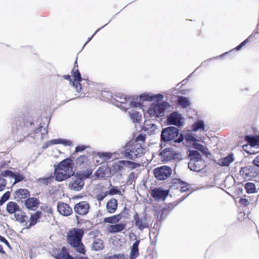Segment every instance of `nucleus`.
I'll list each match as a JSON object with an SVG mask.
<instances>
[{
  "label": "nucleus",
  "instance_id": "1",
  "mask_svg": "<svg viewBox=\"0 0 259 259\" xmlns=\"http://www.w3.org/2000/svg\"><path fill=\"white\" fill-rule=\"evenodd\" d=\"M101 96L104 98V100L107 102H110L112 104L119 107L122 110L126 111L127 109L132 107H139L141 109L142 105L140 102L134 101V98L128 97L126 98L124 95H117L115 98H113L111 93L107 91L102 92Z\"/></svg>",
  "mask_w": 259,
  "mask_h": 259
},
{
  "label": "nucleus",
  "instance_id": "2",
  "mask_svg": "<svg viewBox=\"0 0 259 259\" xmlns=\"http://www.w3.org/2000/svg\"><path fill=\"white\" fill-rule=\"evenodd\" d=\"M140 99L144 101L153 102L147 110L146 115L147 116L149 114L150 117L158 118L159 121H161L162 95L161 94L152 95L151 93H144L140 96Z\"/></svg>",
  "mask_w": 259,
  "mask_h": 259
},
{
  "label": "nucleus",
  "instance_id": "3",
  "mask_svg": "<svg viewBox=\"0 0 259 259\" xmlns=\"http://www.w3.org/2000/svg\"><path fill=\"white\" fill-rule=\"evenodd\" d=\"M73 162L70 158L61 161L55 169V177L58 181H62L70 178L74 174Z\"/></svg>",
  "mask_w": 259,
  "mask_h": 259
},
{
  "label": "nucleus",
  "instance_id": "4",
  "mask_svg": "<svg viewBox=\"0 0 259 259\" xmlns=\"http://www.w3.org/2000/svg\"><path fill=\"white\" fill-rule=\"evenodd\" d=\"M84 234V231L80 229H73L67 233V241L68 243L77 252L84 254V245L81 242V239Z\"/></svg>",
  "mask_w": 259,
  "mask_h": 259
},
{
  "label": "nucleus",
  "instance_id": "5",
  "mask_svg": "<svg viewBox=\"0 0 259 259\" xmlns=\"http://www.w3.org/2000/svg\"><path fill=\"white\" fill-rule=\"evenodd\" d=\"M144 149L138 143L127 144L122 151L121 154L125 158L134 159L144 154Z\"/></svg>",
  "mask_w": 259,
  "mask_h": 259
},
{
  "label": "nucleus",
  "instance_id": "6",
  "mask_svg": "<svg viewBox=\"0 0 259 259\" xmlns=\"http://www.w3.org/2000/svg\"><path fill=\"white\" fill-rule=\"evenodd\" d=\"M257 168L254 166H248L241 168L240 175L246 180H250L258 175Z\"/></svg>",
  "mask_w": 259,
  "mask_h": 259
},
{
  "label": "nucleus",
  "instance_id": "7",
  "mask_svg": "<svg viewBox=\"0 0 259 259\" xmlns=\"http://www.w3.org/2000/svg\"><path fill=\"white\" fill-rule=\"evenodd\" d=\"M167 121L168 124L182 126L185 124V119L178 112H174L167 116Z\"/></svg>",
  "mask_w": 259,
  "mask_h": 259
},
{
  "label": "nucleus",
  "instance_id": "8",
  "mask_svg": "<svg viewBox=\"0 0 259 259\" xmlns=\"http://www.w3.org/2000/svg\"><path fill=\"white\" fill-rule=\"evenodd\" d=\"M72 75L74 77V80H70V85L74 88L76 91L79 93L81 90V85L80 83L81 80V75L77 69L75 67L72 70Z\"/></svg>",
  "mask_w": 259,
  "mask_h": 259
},
{
  "label": "nucleus",
  "instance_id": "9",
  "mask_svg": "<svg viewBox=\"0 0 259 259\" xmlns=\"http://www.w3.org/2000/svg\"><path fill=\"white\" fill-rule=\"evenodd\" d=\"M178 135V130L176 127L170 126L163 129V141H168L174 140Z\"/></svg>",
  "mask_w": 259,
  "mask_h": 259
},
{
  "label": "nucleus",
  "instance_id": "10",
  "mask_svg": "<svg viewBox=\"0 0 259 259\" xmlns=\"http://www.w3.org/2000/svg\"><path fill=\"white\" fill-rule=\"evenodd\" d=\"M185 137L186 140L187 141H194L192 145V147L193 148L199 150L203 154L205 155L206 156L210 154V153L208 152V150L206 147L195 142L196 139L192 134H188L187 135L185 136Z\"/></svg>",
  "mask_w": 259,
  "mask_h": 259
},
{
  "label": "nucleus",
  "instance_id": "11",
  "mask_svg": "<svg viewBox=\"0 0 259 259\" xmlns=\"http://www.w3.org/2000/svg\"><path fill=\"white\" fill-rule=\"evenodd\" d=\"M84 184V181L82 178L74 176L71 178L69 182V188L71 190L79 191L82 189Z\"/></svg>",
  "mask_w": 259,
  "mask_h": 259
},
{
  "label": "nucleus",
  "instance_id": "12",
  "mask_svg": "<svg viewBox=\"0 0 259 259\" xmlns=\"http://www.w3.org/2000/svg\"><path fill=\"white\" fill-rule=\"evenodd\" d=\"M90 209V205L86 201H81L75 204L74 207L75 212L81 215L86 214Z\"/></svg>",
  "mask_w": 259,
  "mask_h": 259
},
{
  "label": "nucleus",
  "instance_id": "13",
  "mask_svg": "<svg viewBox=\"0 0 259 259\" xmlns=\"http://www.w3.org/2000/svg\"><path fill=\"white\" fill-rule=\"evenodd\" d=\"M57 210L59 213L63 216H69L72 213V209L69 205L62 202H58Z\"/></svg>",
  "mask_w": 259,
  "mask_h": 259
},
{
  "label": "nucleus",
  "instance_id": "14",
  "mask_svg": "<svg viewBox=\"0 0 259 259\" xmlns=\"http://www.w3.org/2000/svg\"><path fill=\"white\" fill-rule=\"evenodd\" d=\"M126 224L122 222L120 223H116L114 225H110L107 227V231L111 234H115L122 232L125 229Z\"/></svg>",
  "mask_w": 259,
  "mask_h": 259
},
{
  "label": "nucleus",
  "instance_id": "15",
  "mask_svg": "<svg viewBox=\"0 0 259 259\" xmlns=\"http://www.w3.org/2000/svg\"><path fill=\"white\" fill-rule=\"evenodd\" d=\"M204 166L202 159H191L188 163L189 168L192 171H199Z\"/></svg>",
  "mask_w": 259,
  "mask_h": 259
},
{
  "label": "nucleus",
  "instance_id": "16",
  "mask_svg": "<svg viewBox=\"0 0 259 259\" xmlns=\"http://www.w3.org/2000/svg\"><path fill=\"white\" fill-rule=\"evenodd\" d=\"M39 204V201L36 198L31 197L27 199L25 201V206L28 209L31 210H36Z\"/></svg>",
  "mask_w": 259,
  "mask_h": 259
},
{
  "label": "nucleus",
  "instance_id": "17",
  "mask_svg": "<svg viewBox=\"0 0 259 259\" xmlns=\"http://www.w3.org/2000/svg\"><path fill=\"white\" fill-rule=\"evenodd\" d=\"M29 195V191L25 189L17 190L14 193L15 199L18 201H22L23 199H26Z\"/></svg>",
  "mask_w": 259,
  "mask_h": 259
},
{
  "label": "nucleus",
  "instance_id": "18",
  "mask_svg": "<svg viewBox=\"0 0 259 259\" xmlns=\"http://www.w3.org/2000/svg\"><path fill=\"white\" fill-rule=\"evenodd\" d=\"M124 169V160H120L114 162L110 168V173L114 175Z\"/></svg>",
  "mask_w": 259,
  "mask_h": 259
},
{
  "label": "nucleus",
  "instance_id": "19",
  "mask_svg": "<svg viewBox=\"0 0 259 259\" xmlns=\"http://www.w3.org/2000/svg\"><path fill=\"white\" fill-rule=\"evenodd\" d=\"M117 200L115 198L110 199L106 203V208L107 211L110 213H113L117 208Z\"/></svg>",
  "mask_w": 259,
  "mask_h": 259
},
{
  "label": "nucleus",
  "instance_id": "20",
  "mask_svg": "<svg viewBox=\"0 0 259 259\" xmlns=\"http://www.w3.org/2000/svg\"><path fill=\"white\" fill-rule=\"evenodd\" d=\"M62 144L65 145H70L71 142L70 141L63 140L61 139H53L46 142L43 146L42 148L47 149L49 146L51 145Z\"/></svg>",
  "mask_w": 259,
  "mask_h": 259
},
{
  "label": "nucleus",
  "instance_id": "21",
  "mask_svg": "<svg viewBox=\"0 0 259 259\" xmlns=\"http://www.w3.org/2000/svg\"><path fill=\"white\" fill-rule=\"evenodd\" d=\"M12 175L13 172L9 170L4 171L0 174V191H3L7 185V181L3 177Z\"/></svg>",
  "mask_w": 259,
  "mask_h": 259
},
{
  "label": "nucleus",
  "instance_id": "22",
  "mask_svg": "<svg viewBox=\"0 0 259 259\" xmlns=\"http://www.w3.org/2000/svg\"><path fill=\"white\" fill-rule=\"evenodd\" d=\"M175 152L171 148H165L163 150V162L169 161L175 158Z\"/></svg>",
  "mask_w": 259,
  "mask_h": 259
},
{
  "label": "nucleus",
  "instance_id": "23",
  "mask_svg": "<svg viewBox=\"0 0 259 259\" xmlns=\"http://www.w3.org/2000/svg\"><path fill=\"white\" fill-rule=\"evenodd\" d=\"M14 217L16 220L20 223H24L26 222L28 217L26 215L25 213L23 212L20 208L14 213Z\"/></svg>",
  "mask_w": 259,
  "mask_h": 259
},
{
  "label": "nucleus",
  "instance_id": "24",
  "mask_svg": "<svg viewBox=\"0 0 259 259\" xmlns=\"http://www.w3.org/2000/svg\"><path fill=\"white\" fill-rule=\"evenodd\" d=\"M122 219V215L118 214L109 217L104 218L103 222L105 223H109L112 225L118 223Z\"/></svg>",
  "mask_w": 259,
  "mask_h": 259
},
{
  "label": "nucleus",
  "instance_id": "25",
  "mask_svg": "<svg viewBox=\"0 0 259 259\" xmlns=\"http://www.w3.org/2000/svg\"><path fill=\"white\" fill-rule=\"evenodd\" d=\"M140 243V240H136L132 245L130 252V259H135L139 255L138 246Z\"/></svg>",
  "mask_w": 259,
  "mask_h": 259
},
{
  "label": "nucleus",
  "instance_id": "26",
  "mask_svg": "<svg viewBox=\"0 0 259 259\" xmlns=\"http://www.w3.org/2000/svg\"><path fill=\"white\" fill-rule=\"evenodd\" d=\"M246 139L251 148H258L259 147V136H247Z\"/></svg>",
  "mask_w": 259,
  "mask_h": 259
},
{
  "label": "nucleus",
  "instance_id": "27",
  "mask_svg": "<svg viewBox=\"0 0 259 259\" xmlns=\"http://www.w3.org/2000/svg\"><path fill=\"white\" fill-rule=\"evenodd\" d=\"M234 160L233 155L229 154L227 157L221 159L219 161V164L221 166H228Z\"/></svg>",
  "mask_w": 259,
  "mask_h": 259
},
{
  "label": "nucleus",
  "instance_id": "28",
  "mask_svg": "<svg viewBox=\"0 0 259 259\" xmlns=\"http://www.w3.org/2000/svg\"><path fill=\"white\" fill-rule=\"evenodd\" d=\"M131 119L134 123H138L142 119V116L141 113L135 110H132L128 112Z\"/></svg>",
  "mask_w": 259,
  "mask_h": 259
},
{
  "label": "nucleus",
  "instance_id": "29",
  "mask_svg": "<svg viewBox=\"0 0 259 259\" xmlns=\"http://www.w3.org/2000/svg\"><path fill=\"white\" fill-rule=\"evenodd\" d=\"M7 211L10 214L14 213L20 208L18 204L13 201L9 202L7 204Z\"/></svg>",
  "mask_w": 259,
  "mask_h": 259
},
{
  "label": "nucleus",
  "instance_id": "30",
  "mask_svg": "<svg viewBox=\"0 0 259 259\" xmlns=\"http://www.w3.org/2000/svg\"><path fill=\"white\" fill-rule=\"evenodd\" d=\"M151 196L155 200H159L162 198V188L161 187L151 189L150 191Z\"/></svg>",
  "mask_w": 259,
  "mask_h": 259
},
{
  "label": "nucleus",
  "instance_id": "31",
  "mask_svg": "<svg viewBox=\"0 0 259 259\" xmlns=\"http://www.w3.org/2000/svg\"><path fill=\"white\" fill-rule=\"evenodd\" d=\"M92 249L95 251L100 250L103 249L104 244L102 240L95 238L92 243Z\"/></svg>",
  "mask_w": 259,
  "mask_h": 259
},
{
  "label": "nucleus",
  "instance_id": "32",
  "mask_svg": "<svg viewBox=\"0 0 259 259\" xmlns=\"http://www.w3.org/2000/svg\"><path fill=\"white\" fill-rule=\"evenodd\" d=\"M55 257L56 259H74L68 254L65 247L62 248L61 252Z\"/></svg>",
  "mask_w": 259,
  "mask_h": 259
},
{
  "label": "nucleus",
  "instance_id": "33",
  "mask_svg": "<svg viewBox=\"0 0 259 259\" xmlns=\"http://www.w3.org/2000/svg\"><path fill=\"white\" fill-rule=\"evenodd\" d=\"M41 214V211H37L33 214L31 215L30 217V223L29 225L27 227V228L36 224L37 221L40 218Z\"/></svg>",
  "mask_w": 259,
  "mask_h": 259
},
{
  "label": "nucleus",
  "instance_id": "34",
  "mask_svg": "<svg viewBox=\"0 0 259 259\" xmlns=\"http://www.w3.org/2000/svg\"><path fill=\"white\" fill-rule=\"evenodd\" d=\"M178 102L179 104L183 108H187L190 105V102L189 100L184 97H179L178 98Z\"/></svg>",
  "mask_w": 259,
  "mask_h": 259
},
{
  "label": "nucleus",
  "instance_id": "35",
  "mask_svg": "<svg viewBox=\"0 0 259 259\" xmlns=\"http://www.w3.org/2000/svg\"><path fill=\"white\" fill-rule=\"evenodd\" d=\"M171 174V168L168 166L163 165V180L169 177Z\"/></svg>",
  "mask_w": 259,
  "mask_h": 259
},
{
  "label": "nucleus",
  "instance_id": "36",
  "mask_svg": "<svg viewBox=\"0 0 259 259\" xmlns=\"http://www.w3.org/2000/svg\"><path fill=\"white\" fill-rule=\"evenodd\" d=\"M36 134L38 136L40 137L41 139H43L45 136L47 134V131L46 128L42 126H40L35 131Z\"/></svg>",
  "mask_w": 259,
  "mask_h": 259
},
{
  "label": "nucleus",
  "instance_id": "37",
  "mask_svg": "<svg viewBox=\"0 0 259 259\" xmlns=\"http://www.w3.org/2000/svg\"><path fill=\"white\" fill-rule=\"evenodd\" d=\"M189 157L191 159H201V156L196 150H190Z\"/></svg>",
  "mask_w": 259,
  "mask_h": 259
},
{
  "label": "nucleus",
  "instance_id": "38",
  "mask_svg": "<svg viewBox=\"0 0 259 259\" xmlns=\"http://www.w3.org/2000/svg\"><path fill=\"white\" fill-rule=\"evenodd\" d=\"M124 167H127L131 170L133 169L140 166V164L131 161L124 160Z\"/></svg>",
  "mask_w": 259,
  "mask_h": 259
},
{
  "label": "nucleus",
  "instance_id": "39",
  "mask_svg": "<svg viewBox=\"0 0 259 259\" xmlns=\"http://www.w3.org/2000/svg\"><path fill=\"white\" fill-rule=\"evenodd\" d=\"M245 188L248 193H253L255 192V186L253 183H247L245 184Z\"/></svg>",
  "mask_w": 259,
  "mask_h": 259
},
{
  "label": "nucleus",
  "instance_id": "40",
  "mask_svg": "<svg viewBox=\"0 0 259 259\" xmlns=\"http://www.w3.org/2000/svg\"><path fill=\"white\" fill-rule=\"evenodd\" d=\"M135 220L136 226L141 230L147 227L146 223L143 220H141L139 218H135Z\"/></svg>",
  "mask_w": 259,
  "mask_h": 259
},
{
  "label": "nucleus",
  "instance_id": "41",
  "mask_svg": "<svg viewBox=\"0 0 259 259\" xmlns=\"http://www.w3.org/2000/svg\"><path fill=\"white\" fill-rule=\"evenodd\" d=\"M154 177L159 180H162V166L158 167L153 170Z\"/></svg>",
  "mask_w": 259,
  "mask_h": 259
},
{
  "label": "nucleus",
  "instance_id": "42",
  "mask_svg": "<svg viewBox=\"0 0 259 259\" xmlns=\"http://www.w3.org/2000/svg\"><path fill=\"white\" fill-rule=\"evenodd\" d=\"M199 129L204 130V124L202 121H199L193 125V130L194 131H197Z\"/></svg>",
  "mask_w": 259,
  "mask_h": 259
},
{
  "label": "nucleus",
  "instance_id": "43",
  "mask_svg": "<svg viewBox=\"0 0 259 259\" xmlns=\"http://www.w3.org/2000/svg\"><path fill=\"white\" fill-rule=\"evenodd\" d=\"M107 195H120L121 192L116 187H112L108 191H106Z\"/></svg>",
  "mask_w": 259,
  "mask_h": 259
},
{
  "label": "nucleus",
  "instance_id": "44",
  "mask_svg": "<svg viewBox=\"0 0 259 259\" xmlns=\"http://www.w3.org/2000/svg\"><path fill=\"white\" fill-rule=\"evenodd\" d=\"M8 176L12 177V178H14V179H15L14 184H16L17 183H18V182L21 181L24 178V177L23 175H20V174H15L14 172H13L12 175Z\"/></svg>",
  "mask_w": 259,
  "mask_h": 259
},
{
  "label": "nucleus",
  "instance_id": "45",
  "mask_svg": "<svg viewBox=\"0 0 259 259\" xmlns=\"http://www.w3.org/2000/svg\"><path fill=\"white\" fill-rule=\"evenodd\" d=\"M10 196L9 192H6L1 197L0 199V205H3L7 200L9 199Z\"/></svg>",
  "mask_w": 259,
  "mask_h": 259
},
{
  "label": "nucleus",
  "instance_id": "46",
  "mask_svg": "<svg viewBox=\"0 0 259 259\" xmlns=\"http://www.w3.org/2000/svg\"><path fill=\"white\" fill-rule=\"evenodd\" d=\"M87 160V157L82 155L78 157L76 159V164L78 165H81L84 163Z\"/></svg>",
  "mask_w": 259,
  "mask_h": 259
},
{
  "label": "nucleus",
  "instance_id": "47",
  "mask_svg": "<svg viewBox=\"0 0 259 259\" xmlns=\"http://www.w3.org/2000/svg\"><path fill=\"white\" fill-rule=\"evenodd\" d=\"M107 193L106 192H101L100 193H99V194L97 195L96 196V198H97V199L99 201H102L107 196Z\"/></svg>",
  "mask_w": 259,
  "mask_h": 259
},
{
  "label": "nucleus",
  "instance_id": "48",
  "mask_svg": "<svg viewBox=\"0 0 259 259\" xmlns=\"http://www.w3.org/2000/svg\"><path fill=\"white\" fill-rule=\"evenodd\" d=\"M109 259H127V256L123 254H118L110 256Z\"/></svg>",
  "mask_w": 259,
  "mask_h": 259
},
{
  "label": "nucleus",
  "instance_id": "49",
  "mask_svg": "<svg viewBox=\"0 0 259 259\" xmlns=\"http://www.w3.org/2000/svg\"><path fill=\"white\" fill-rule=\"evenodd\" d=\"M148 127H145V128H150L151 129V132H154V131L156 130L157 127L156 125L155 124H150L147 125Z\"/></svg>",
  "mask_w": 259,
  "mask_h": 259
},
{
  "label": "nucleus",
  "instance_id": "50",
  "mask_svg": "<svg viewBox=\"0 0 259 259\" xmlns=\"http://www.w3.org/2000/svg\"><path fill=\"white\" fill-rule=\"evenodd\" d=\"M92 172L90 170H87V171H84L82 174V176L85 178H88L91 175Z\"/></svg>",
  "mask_w": 259,
  "mask_h": 259
},
{
  "label": "nucleus",
  "instance_id": "51",
  "mask_svg": "<svg viewBox=\"0 0 259 259\" xmlns=\"http://www.w3.org/2000/svg\"><path fill=\"white\" fill-rule=\"evenodd\" d=\"M0 241L2 242H4L7 246L10 247V244L8 241L5 238L0 235Z\"/></svg>",
  "mask_w": 259,
  "mask_h": 259
},
{
  "label": "nucleus",
  "instance_id": "52",
  "mask_svg": "<svg viewBox=\"0 0 259 259\" xmlns=\"http://www.w3.org/2000/svg\"><path fill=\"white\" fill-rule=\"evenodd\" d=\"M182 185L183 186H181V188L180 189V191L181 192H186V191H187L189 189V188L187 185H186L185 184H182Z\"/></svg>",
  "mask_w": 259,
  "mask_h": 259
},
{
  "label": "nucleus",
  "instance_id": "53",
  "mask_svg": "<svg viewBox=\"0 0 259 259\" xmlns=\"http://www.w3.org/2000/svg\"><path fill=\"white\" fill-rule=\"evenodd\" d=\"M168 193H169V190H163V193H162L163 201L165 200V199L168 197Z\"/></svg>",
  "mask_w": 259,
  "mask_h": 259
},
{
  "label": "nucleus",
  "instance_id": "54",
  "mask_svg": "<svg viewBox=\"0 0 259 259\" xmlns=\"http://www.w3.org/2000/svg\"><path fill=\"white\" fill-rule=\"evenodd\" d=\"M253 164L257 167H259V155H257L253 160Z\"/></svg>",
  "mask_w": 259,
  "mask_h": 259
},
{
  "label": "nucleus",
  "instance_id": "55",
  "mask_svg": "<svg viewBox=\"0 0 259 259\" xmlns=\"http://www.w3.org/2000/svg\"><path fill=\"white\" fill-rule=\"evenodd\" d=\"M248 41H249V40L248 38L245 39L244 41H243L238 46H237L236 47V49L239 50L242 46H244Z\"/></svg>",
  "mask_w": 259,
  "mask_h": 259
},
{
  "label": "nucleus",
  "instance_id": "56",
  "mask_svg": "<svg viewBox=\"0 0 259 259\" xmlns=\"http://www.w3.org/2000/svg\"><path fill=\"white\" fill-rule=\"evenodd\" d=\"M239 202L241 204L244 205V206H246V205H247L248 204V200L246 199H241L240 200H239Z\"/></svg>",
  "mask_w": 259,
  "mask_h": 259
},
{
  "label": "nucleus",
  "instance_id": "57",
  "mask_svg": "<svg viewBox=\"0 0 259 259\" xmlns=\"http://www.w3.org/2000/svg\"><path fill=\"white\" fill-rule=\"evenodd\" d=\"M85 149V147L84 146H77L76 147V152H80L82 151Z\"/></svg>",
  "mask_w": 259,
  "mask_h": 259
},
{
  "label": "nucleus",
  "instance_id": "58",
  "mask_svg": "<svg viewBox=\"0 0 259 259\" xmlns=\"http://www.w3.org/2000/svg\"><path fill=\"white\" fill-rule=\"evenodd\" d=\"M111 153H103L102 154V156L105 157L107 159H110L111 158Z\"/></svg>",
  "mask_w": 259,
  "mask_h": 259
},
{
  "label": "nucleus",
  "instance_id": "59",
  "mask_svg": "<svg viewBox=\"0 0 259 259\" xmlns=\"http://www.w3.org/2000/svg\"><path fill=\"white\" fill-rule=\"evenodd\" d=\"M64 78L65 79H67V80H69V81L70 82V80L72 81V79H71V77L70 75H65L64 76Z\"/></svg>",
  "mask_w": 259,
  "mask_h": 259
},
{
  "label": "nucleus",
  "instance_id": "60",
  "mask_svg": "<svg viewBox=\"0 0 259 259\" xmlns=\"http://www.w3.org/2000/svg\"><path fill=\"white\" fill-rule=\"evenodd\" d=\"M143 141L144 140V137L143 136H139V137H137V141Z\"/></svg>",
  "mask_w": 259,
  "mask_h": 259
},
{
  "label": "nucleus",
  "instance_id": "61",
  "mask_svg": "<svg viewBox=\"0 0 259 259\" xmlns=\"http://www.w3.org/2000/svg\"><path fill=\"white\" fill-rule=\"evenodd\" d=\"M98 31V30H97L95 33L94 34L92 35V36L91 37V38H88V41L86 42V43L84 44V45H85L89 41H90L91 40V39L93 38V37L95 35V34H96V33Z\"/></svg>",
  "mask_w": 259,
  "mask_h": 259
},
{
  "label": "nucleus",
  "instance_id": "62",
  "mask_svg": "<svg viewBox=\"0 0 259 259\" xmlns=\"http://www.w3.org/2000/svg\"><path fill=\"white\" fill-rule=\"evenodd\" d=\"M98 31V30H97L95 33L94 34L92 35V36L91 37V38H88V41L86 42V43L84 44V45H85L89 41H90L91 40V39L93 38V37L95 35V34H96V33Z\"/></svg>",
  "mask_w": 259,
  "mask_h": 259
},
{
  "label": "nucleus",
  "instance_id": "63",
  "mask_svg": "<svg viewBox=\"0 0 259 259\" xmlns=\"http://www.w3.org/2000/svg\"><path fill=\"white\" fill-rule=\"evenodd\" d=\"M76 259H89L87 257L77 256Z\"/></svg>",
  "mask_w": 259,
  "mask_h": 259
},
{
  "label": "nucleus",
  "instance_id": "64",
  "mask_svg": "<svg viewBox=\"0 0 259 259\" xmlns=\"http://www.w3.org/2000/svg\"><path fill=\"white\" fill-rule=\"evenodd\" d=\"M167 103L166 102H163V104H162V106H163V110L166 108L167 107Z\"/></svg>",
  "mask_w": 259,
  "mask_h": 259
}]
</instances>
